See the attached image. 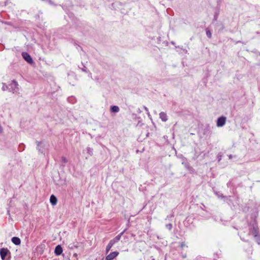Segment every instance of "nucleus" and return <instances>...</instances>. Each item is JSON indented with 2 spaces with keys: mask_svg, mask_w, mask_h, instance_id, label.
Returning <instances> with one entry per match:
<instances>
[{
  "mask_svg": "<svg viewBox=\"0 0 260 260\" xmlns=\"http://www.w3.org/2000/svg\"><path fill=\"white\" fill-rule=\"evenodd\" d=\"M226 121V118L225 117L222 116L218 118L217 120V126L218 127H221L223 126Z\"/></svg>",
  "mask_w": 260,
  "mask_h": 260,
  "instance_id": "f257e3e1",
  "label": "nucleus"
},
{
  "mask_svg": "<svg viewBox=\"0 0 260 260\" xmlns=\"http://www.w3.org/2000/svg\"><path fill=\"white\" fill-rule=\"evenodd\" d=\"M8 253H9V250L7 248H3L0 250V254L3 260L5 259Z\"/></svg>",
  "mask_w": 260,
  "mask_h": 260,
  "instance_id": "f03ea898",
  "label": "nucleus"
},
{
  "mask_svg": "<svg viewBox=\"0 0 260 260\" xmlns=\"http://www.w3.org/2000/svg\"><path fill=\"white\" fill-rule=\"evenodd\" d=\"M22 55L23 58L29 63H32L33 62V60L31 56L27 53L23 52L22 53Z\"/></svg>",
  "mask_w": 260,
  "mask_h": 260,
  "instance_id": "7ed1b4c3",
  "label": "nucleus"
},
{
  "mask_svg": "<svg viewBox=\"0 0 260 260\" xmlns=\"http://www.w3.org/2000/svg\"><path fill=\"white\" fill-rule=\"evenodd\" d=\"M119 254V252L117 251H114L110 253L106 257V260H112L115 258Z\"/></svg>",
  "mask_w": 260,
  "mask_h": 260,
  "instance_id": "20e7f679",
  "label": "nucleus"
},
{
  "mask_svg": "<svg viewBox=\"0 0 260 260\" xmlns=\"http://www.w3.org/2000/svg\"><path fill=\"white\" fill-rule=\"evenodd\" d=\"M124 232L121 233L120 234L115 237L114 239L111 240L110 242L113 245L116 243L118 242L121 239L122 235L123 234Z\"/></svg>",
  "mask_w": 260,
  "mask_h": 260,
  "instance_id": "39448f33",
  "label": "nucleus"
},
{
  "mask_svg": "<svg viewBox=\"0 0 260 260\" xmlns=\"http://www.w3.org/2000/svg\"><path fill=\"white\" fill-rule=\"evenodd\" d=\"M62 252V249L60 245H57L54 250V253L56 255H60Z\"/></svg>",
  "mask_w": 260,
  "mask_h": 260,
  "instance_id": "423d86ee",
  "label": "nucleus"
},
{
  "mask_svg": "<svg viewBox=\"0 0 260 260\" xmlns=\"http://www.w3.org/2000/svg\"><path fill=\"white\" fill-rule=\"evenodd\" d=\"M159 118L164 122H166L168 120V116L166 113L161 112L159 113Z\"/></svg>",
  "mask_w": 260,
  "mask_h": 260,
  "instance_id": "0eeeda50",
  "label": "nucleus"
},
{
  "mask_svg": "<svg viewBox=\"0 0 260 260\" xmlns=\"http://www.w3.org/2000/svg\"><path fill=\"white\" fill-rule=\"evenodd\" d=\"M50 202L53 206L56 205L57 202V199L54 195H51L50 198Z\"/></svg>",
  "mask_w": 260,
  "mask_h": 260,
  "instance_id": "6e6552de",
  "label": "nucleus"
},
{
  "mask_svg": "<svg viewBox=\"0 0 260 260\" xmlns=\"http://www.w3.org/2000/svg\"><path fill=\"white\" fill-rule=\"evenodd\" d=\"M12 242L16 245H19L21 243V240L18 237H14L12 238Z\"/></svg>",
  "mask_w": 260,
  "mask_h": 260,
  "instance_id": "1a4fd4ad",
  "label": "nucleus"
},
{
  "mask_svg": "<svg viewBox=\"0 0 260 260\" xmlns=\"http://www.w3.org/2000/svg\"><path fill=\"white\" fill-rule=\"evenodd\" d=\"M110 110L112 112L117 113L119 111V108L117 106H112L110 108Z\"/></svg>",
  "mask_w": 260,
  "mask_h": 260,
  "instance_id": "9d476101",
  "label": "nucleus"
},
{
  "mask_svg": "<svg viewBox=\"0 0 260 260\" xmlns=\"http://www.w3.org/2000/svg\"><path fill=\"white\" fill-rule=\"evenodd\" d=\"M113 246V244L111 243L110 242H109V244L107 245L106 248V253H108L111 247Z\"/></svg>",
  "mask_w": 260,
  "mask_h": 260,
  "instance_id": "9b49d317",
  "label": "nucleus"
},
{
  "mask_svg": "<svg viewBox=\"0 0 260 260\" xmlns=\"http://www.w3.org/2000/svg\"><path fill=\"white\" fill-rule=\"evenodd\" d=\"M206 35L208 38H211L212 34H211V31L209 29L206 30Z\"/></svg>",
  "mask_w": 260,
  "mask_h": 260,
  "instance_id": "f8f14e48",
  "label": "nucleus"
},
{
  "mask_svg": "<svg viewBox=\"0 0 260 260\" xmlns=\"http://www.w3.org/2000/svg\"><path fill=\"white\" fill-rule=\"evenodd\" d=\"M12 84L16 88H17V86H18L17 82H16L15 81H13Z\"/></svg>",
  "mask_w": 260,
  "mask_h": 260,
  "instance_id": "ddd939ff",
  "label": "nucleus"
},
{
  "mask_svg": "<svg viewBox=\"0 0 260 260\" xmlns=\"http://www.w3.org/2000/svg\"><path fill=\"white\" fill-rule=\"evenodd\" d=\"M87 150H88V152H89V153L91 155V153H92V149L90 148H88L87 149Z\"/></svg>",
  "mask_w": 260,
  "mask_h": 260,
  "instance_id": "4468645a",
  "label": "nucleus"
},
{
  "mask_svg": "<svg viewBox=\"0 0 260 260\" xmlns=\"http://www.w3.org/2000/svg\"><path fill=\"white\" fill-rule=\"evenodd\" d=\"M3 90H6V88H5V85H4V86H3Z\"/></svg>",
  "mask_w": 260,
  "mask_h": 260,
  "instance_id": "2eb2a0df",
  "label": "nucleus"
},
{
  "mask_svg": "<svg viewBox=\"0 0 260 260\" xmlns=\"http://www.w3.org/2000/svg\"><path fill=\"white\" fill-rule=\"evenodd\" d=\"M145 110L146 111H148V109L147 107H145Z\"/></svg>",
  "mask_w": 260,
  "mask_h": 260,
  "instance_id": "dca6fc26",
  "label": "nucleus"
},
{
  "mask_svg": "<svg viewBox=\"0 0 260 260\" xmlns=\"http://www.w3.org/2000/svg\"><path fill=\"white\" fill-rule=\"evenodd\" d=\"M169 226H170V229H171L172 228V224H169Z\"/></svg>",
  "mask_w": 260,
  "mask_h": 260,
  "instance_id": "f3484780",
  "label": "nucleus"
},
{
  "mask_svg": "<svg viewBox=\"0 0 260 260\" xmlns=\"http://www.w3.org/2000/svg\"><path fill=\"white\" fill-rule=\"evenodd\" d=\"M74 256H76H76H77V254L76 253H75V254H74Z\"/></svg>",
  "mask_w": 260,
  "mask_h": 260,
  "instance_id": "a211bd4d",
  "label": "nucleus"
},
{
  "mask_svg": "<svg viewBox=\"0 0 260 260\" xmlns=\"http://www.w3.org/2000/svg\"><path fill=\"white\" fill-rule=\"evenodd\" d=\"M40 144H41L40 142H38V144L39 145Z\"/></svg>",
  "mask_w": 260,
  "mask_h": 260,
  "instance_id": "6ab92c4d",
  "label": "nucleus"
},
{
  "mask_svg": "<svg viewBox=\"0 0 260 260\" xmlns=\"http://www.w3.org/2000/svg\"><path fill=\"white\" fill-rule=\"evenodd\" d=\"M183 246V244H181V247H182Z\"/></svg>",
  "mask_w": 260,
  "mask_h": 260,
  "instance_id": "aec40b11",
  "label": "nucleus"
}]
</instances>
